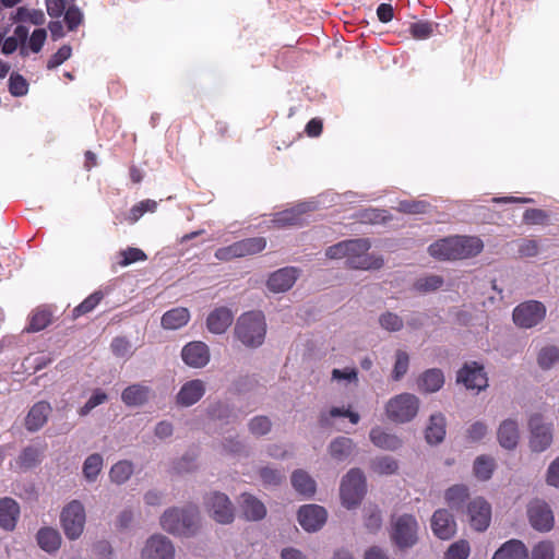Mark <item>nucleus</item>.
Segmentation results:
<instances>
[{"mask_svg":"<svg viewBox=\"0 0 559 559\" xmlns=\"http://www.w3.org/2000/svg\"><path fill=\"white\" fill-rule=\"evenodd\" d=\"M107 399L108 395L104 391L99 389L95 390L88 401L79 409L80 416H86L96 406L105 403Z\"/></svg>","mask_w":559,"mask_h":559,"instance_id":"680f3d73","label":"nucleus"},{"mask_svg":"<svg viewBox=\"0 0 559 559\" xmlns=\"http://www.w3.org/2000/svg\"><path fill=\"white\" fill-rule=\"evenodd\" d=\"M443 384V372L437 368L426 370L418 379V388L421 392L425 393L437 392L442 388Z\"/></svg>","mask_w":559,"mask_h":559,"instance_id":"c85d7f7f","label":"nucleus"},{"mask_svg":"<svg viewBox=\"0 0 559 559\" xmlns=\"http://www.w3.org/2000/svg\"><path fill=\"white\" fill-rule=\"evenodd\" d=\"M418 523L411 514L399 516L392 525L391 538L400 548H409L417 542Z\"/></svg>","mask_w":559,"mask_h":559,"instance_id":"6e6552de","label":"nucleus"},{"mask_svg":"<svg viewBox=\"0 0 559 559\" xmlns=\"http://www.w3.org/2000/svg\"><path fill=\"white\" fill-rule=\"evenodd\" d=\"M205 393V384L200 379L186 382L179 390L176 401L180 406H191L199 402Z\"/></svg>","mask_w":559,"mask_h":559,"instance_id":"6ab92c4d","label":"nucleus"},{"mask_svg":"<svg viewBox=\"0 0 559 559\" xmlns=\"http://www.w3.org/2000/svg\"><path fill=\"white\" fill-rule=\"evenodd\" d=\"M205 508L211 518L221 524H229L234 521V507L229 498L215 491L205 498Z\"/></svg>","mask_w":559,"mask_h":559,"instance_id":"9b49d317","label":"nucleus"},{"mask_svg":"<svg viewBox=\"0 0 559 559\" xmlns=\"http://www.w3.org/2000/svg\"><path fill=\"white\" fill-rule=\"evenodd\" d=\"M133 473V464L130 461H119L109 472V477L111 481L120 485L126 483Z\"/></svg>","mask_w":559,"mask_h":559,"instance_id":"37998d69","label":"nucleus"},{"mask_svg":"<svg viewBox=\"0 0 559 559\" xmlns=\"http://www.w3.org/2000/svg\"><path fill=\"white\" fill-rule=\"evenodd\" d=\"M443 283L442 276L431 274L416 280L414 288L419 293H430L441 288Z\"/></svg>","mask_w":559,"mask_h":559,"instance_id":"49530a36","label":"nucleus"},{"mask_svg":"<svg viewBox=\"0 0 559 559\" xmlns=\"http://www.w3.org/2000/svg\"><path fill=\"white\" fill-rule=\"evenodd\" d=\"M497 438L502 448L507 450L514 449L520 439L518 423L513 419L503 420L498 428Z\"/></svg>","mask_w":559,"mask_h":559,"instance_id":"5701e85b","label":"nucleus"},{"mask_svg":"<svg viewBox=\"0 0 559 559\" xmlns=\"http://www.w3.org/2000/svg\"><path fill=\"white\" fill-rule=\"evenodd\" d=\"M38 546L46 552H56L61 546V535L52 527H41L36 534Z\"/></svg>","mask_w":559,"mask_h":559,"instance_id":"bb28decb","label":"nucleus"},{"mask_svg":"<svg viewBox=\"0 0 559 559\" xmlns=\"http://www.w3.org/2000/svg\"><path fill=\"white\" fill-rule=\"evenodd\" d=\"M492 559H528V550L521 540L510 539L495 552Z\"/></svg>","mask_w":559,"mask_h":559,"instance_id":"a878e982","label":"nucleus"},{"mask_svg":"<svg viewBox=\"0 0 559 559\" xmlns=\"http://www.w3.org/2000/svg\"><path fill=\"white\" fill-rule=\"evenodd\" d=\"M559 360V348L554 345L543 347L537 355V362L542 369H550Z\"/></svg>","mask_w":559,"mask_h":559,"instance_id":"de8ad7c7","label":"nucleus"},{"mask_svg":"<svg viewBox=\"0 0 559 559\" xmlns=\"http://www.w3.org/2000/svg\"><path fill=\"white\" fill-rule=\"evenodd\" d=\"M271 429V421L266 416H257L249 423V430L255 436H263Z\"/></svg>","mask_w":559,"mask_h":559,"instance_id":"0e129e2a","label":"nucleus"},{"mask_svg":"<svg viewBox=\"0 0 559 559\" xmlns=\"http://www.w3.org/2000/svg\"><path fill=\"white\" fill-rule=\"evenodd\" d=\"M419 400L411 393H402L392 397L385 407L386 415L396 423H407L418 413Z\"/></svg>","mask_w":559,"mask_h":559,"instance_id":"423d86ee","label":"nucleus"},{"mask_svg":"<svg viewBox=\"0 0 559 559\" xmlns=\"http://www.w3.org/2000/svg\"><path fill=\"white\" fill-rule=\"evenodd\" d=\"M371 468L379 475H391L397 471L399 464L391 456H380L371 462Z\"/></svg>","mask_w":559,"mask_h":559,"instance_id":"09e8293b","label":"nucleus"},{"mask_svg":"<svg viewBox=\"0 0 559 559\" xmlns=\"http://www.w3.org/2000/svg\"><path fill=\"white\" fill-rule=\"evenodd\" d=\"M532 559H554V546L550 542H540L532 552Z\"/></svg>","mask_w":559,"mask_h":559,"instance_id":"774afa93","label":"nucleus"},{"mask_svg":"<svg viewBox=\"0 0 559 559\" xmlns=\"http://www.w3.org/2000/svg\"><path fill=\"white\" fill-rule=\"evenodd\" d=\"M467 520L477 532L486 531L491 522V507L484 498H475L467 504Z\"/></svg>","mask_w":559,"mask_h":559,"instance_id":"f8f14e48","label":"nucleus"},{"mask_svg":"<svg viewBox=\"0 0 559 559\" xmlns=\"http://www.w3.org/2000/svg\"><path fill=\"white\" fill-rule=\"evenodd\" d=\"M45 447H26L16 460L19 467L27 469L36 466L41 462Z\"/></svg>","mask_w":559,"mask_h":559,"instance_id":"e433bc0d","label":"nucleus"},{"mask_svg":"<svg viewBox=\"0 0 559 559\" xmlns=\"http://www.w3.org/2000/svg\"><path fill=\"white\" fill-rule=\"evenodd\" d=\"M305 213L306 207L304 205H298L296 207L277 213L273 219V223L277 227L301 225L304 223Z\"/></svg>","mask_w":559,"mask_h":559,"instance_id":"7c9ffc66","label":"nucleus"},{"mask_svg":"<svg viewBox=\"0 0 559 559\" xmlns=\"http://www.w3.org/2000/svg\"><path fill=\"white\" fill-rule=\"evenodd\" d=\"M182 360L191 367H204L210 360L209 347L203 342H191L181 352Z\"/></svg>","mask_w":559,"mask_h":559,"instance_id":"a211bd4d","label":"nucleus"},{"mask_svg":"<svg viewBox=\"0 0 559 559\" xmlns=\"http://www.w3.org/2000/svg\"><path fill=\"white\" fill-rule=\"evenodd\" d=\"M444 498L451 509L460 510L468 499V488L464 485H454L445 491Z\"/></svg>","mask_w":559,"mask_h":559,"instance_id":"4c0bfd02","label":"nucleus"},{"mask_svg":"<svg viewBox=\"0 0 559 559\" xmlns=\"http://www.w3.org/2000/svg\"><path fill=\"white\" fill-rule=\"evenodd\" d=\"M512 316L518 326L530 329L544 320L546 307L537 300L525 301L514 308Z\"/></svg>","mask_w":559,"mask_h":559,"instance_id":"9d476101","label":"nucleus"},{"mask_svg":"<svg viewBox=\"0 0 559 559\" xmlns=\"http://www.w3.org/2000/svg\"><path fill=\"white\" fill-rule=\"evenodd\" d=\"M297 276V269L283 267L270 275L267 287L274 293L286 292L295 284Z\"/></svg>","mask_w":559,"mask_h":559,"instance_id":"412c9836","label":"nucleus"},{"mask_svg":"<svg viewBox=\"0 0 559 559\" xmlns=\"http://www.w3.org/2000/svg\"><path fill=\"white\" fill-rule=\"evenodd\" d=\"M358 219L366 224H379L386 219V211L377 209H366L358 213Z\"/></svg>","mask_w":559,"mask_h":559,"instance_id":"bf43d9fd","label":"nucleus"},{"mask_svg":"<svg viewBox=\"0 0 559 559\" xmlns=\"http://www.w3.org/2000/svg\"><path fill=\"white\" fill-rule=\"evenodd\" d=\"M431 530L438 538L448 540L456 533V522L448 510L438 509L431 518Z\"/></svg>","mask_w":559,"mask_h":559,"instance_id":"f3484780","label":"nucleus"},{"mask_svg":"<svg viewBox=\"0 0 559 559\" xmlns=\"http://www.w3.org/2000/svg\"><path fill=\"white\" fill-rule=\"evenodd\" d=\"M429 203L419 200H403L397 204V211L405 214H424L427 212Z\"/></svg>","mask_w":559,"mask_h":559,"instance_id":"3c124183","label":"nucleus"},{"mask_svg":"<svg viewBox=\"0 0 559 559\" xmlns=\"http://www.w3.org/2000/svg\"><path fill=\"white\" fill-rule=\"evenodd\" d=\"M530 447L534 452H543L552 442V424L544 421L540 414H534L528 419Z\"/></svg>","mask_w":559,"mask_h":559,"instance_id":"1a4fd4ad","label":"nucleus"},{"mask_svg":"<svg viewBox=\"0 0 559 559\" xmlns=\"http://www.w3.org/2000/svg\"><path fill=\"white\" fill-rule=\"evenodd\" d=\"M409 33L415 39H427L433 34V24L428 21H418L411 25Z\"/></svg>","mask_w":559,"mask_h":559,"instance_id":"13d9d810","label":"nucleus"},{"mask_svg":"<svg viewBox=\"0 0 559 559\" xmlns=\"http://www.w3.org/2000/svg\"><path fill=\"white\" fill-rule=\"evenodd\" d=\"M379 323L381 328L390 332H397L404 325L402 318L391 311L382 313L379 318Z\"/></svg>","mask_w":559,"mask_h":559,"instance_id":"5fc2aeb1","label":"nucleus"},{"mask_svg":"<svg viewBox=\"0 0 559 559\" xmlns=\"http://www.w3.org/2000/svg\"><path fill=\"white\" fill-rule=\"evenodd\" d=\"M60 520L67 538L71 540L79 538L85 525L83 504L78 500H72L63 508Z\"/></svg>","mask_w":559,"mask_h":559,"instance_id":"0eeeda50","label":"nucleus"},{"mask_svg":"<svg viewBox=\"0 0 559 559\" xmlns=\"http://www.w3.org/2000/svg\"><path fill=\"white\" fill-rule=\"evenodd\" d=\"M382 525V518L380 510L376 506H370L368 508H365V526L366 528L374 533L378 530H380Z\"/></svg>","mask_w":559,"mask_h":559,"instance_id":"603ef678","label":"nucleus"},{"mask_svg":"<svg viewBox=\"0 0 559 559\" xmlns=\"http://www.w3.org/2000/svg\"><path fill=\"white\" fill-rule=\"evenodd\" d=\"M346 242L357 243L346 248V265L355 270H379L383 266V259L380 255L369 254L371 248L369 239L359 238L346 240Z\"/></svg>","mask_w":559,"mask_h":559,"instance_id":"20e7f679","label":"nucleus"},{"mask_svg":"<svg viewBox=\"0 0 559 559\" xmlns=\"http://www.w3.org/2000/svg\"><path fill=\"white\" fill-rule=\"evenodd\" d=\"M104 294L100 290L94 292L72 310V318L78 319L93 311L103 300Z\"/></svg>","mask_w":559,"mask_h":559,"instance_id":"a19ab883","label":"nucleus"},{"mask_svg":"<svg viewBox=\"0 0 559 559\" xmlns=\"http://www.w3.org/2000/svg\"><path fill=\"white\" fill-rule=\"evenodd\" d=\"M190 319V313L187 308L178 307L168 310L162 317V325L168 330H177L185 326Z\"/></svg>","mask_w":559,"mask_h":559,"instance_id":"2f4dec72","label":"nucleus"},{"mask_svg":"<svg viewBox=\"0 0 559 559\" xmlns=\"http://www.w3.org/2000/svg\"><path fill=\"white\" fill-rule=\"evenodd\" d=\"M326 511L317 504L304 506L298 511V522L307 532H316L325 523Z\"/></svg>","mask_w":559,"mask_h":559,"instance_id":"dca6fc26","label":"nucleus"},{"mask_svg":"<svg viewBox=\"0 0 559 559\" xmlns=\"http://www.w3.org/2000/svg\"><path fill=\"white\" fill-rule=\"evenodd\" d=\"M527 516L533 528L548 532L554 526V514L549 506L542 500H534L527 506Z\"/></svg>","mask_w":559,"mask_h":559,"instance_id":"ddd939ff","label":"nucleus"},{"mask_svg":"<svg viewBox=\"0 0 559 559\" xmlns=\"http://www.w3.org/2000/svg\"><path fill=\"white\" fill-rule=\"evenodd\" d=\"M409 365V356L406 352L399 349L395 354V364L392 371V378L395 381L402 379L407 370Z\"/></svg>","mask_w":559,"mask_h":559,"instance_id":"864d4df0","label":"nucleus"},{"mask_svg":"<svg viewBox=\"0 0 559 559\" xmlns=\"http://www.w3.org/2000/svg\"><path fill=\"white\" fill-rule=\"evenodd\" d=\"M471 552V547L467 540L461 539L453 543L447 554V559H467Z\"/></svg>","mask_w":559,"mask_h":559,"instance_id":"4d7b16f0","label":"nucleus"},{"mask_svg":"<svg viewBox=\"0 0 559 559\" xmlns=\"http://www.w3.org/2000/svg\"><path fill=\"white\" fill-rule=\"evenodd\" d=\"M20 516V507L17 502L9 497L0 499V526L5 531L15 528Z\"/></svg>","mask_w":559,"mask_h":559,"instance_id":"b1692460","label":"nucleus"},{"mask_svg":"<svg viewBox=\"0 0 559 559\" xmlns=\"http://www.w3.org/2000/svg\"><path fill=\"white\" fill-rule=\"evenodd\" d=\"M234 243L237 248L239 258H242L261 252L266 246V240L263 237H253L246 238Z\"/></svg>","mask_w":559,"mask_h":559,"instance_id":"c9c22d12","label":"nucleus"},{"mask_svg":"<svg viewBox=\"0 0 559 559\" xmlns=\"http://www.w3.org/2000/svg\"><path fill=\"white\" fill-rule=\"evenodd\" d=\"M163 530L170 534L188 536L193 534L199 525V510L194 506L183 509H167L160 516Z\"/></svg>","mask_w":559,"mask_h":559,"instance_id":"7ed1b4c3","label":"nucleus"},{"mask_svg":"<svg viewBox=\"0 0 559 559\" xmlns=\"http://www.w3.org/2000/svg\"><path fill=\"white\" fill-rule=\"evenodd\" d=\"M445 436V418L442 414H433L430 416L429 425L426 428V440L430 444L440 443Z\"/></svg>","mask_w":559,"mask_h":559,"instance_id":"c756f323","label":"nucleus"},{"mask_svg":"<svg viewBox=\"0 0 559 559\" xmlns=\"http://www.w3.org/2000/svg\"><path fill=\"white\" fill-rule=\"evenodd\" d=\"M366 493V479L359 468H352L341 484V498L347 508H354L360 503Z\"/></svg>","mask_w":559,"mask_h":559,"instance_id":"39448f33","label":"nucleus"},{"mask_svg":"<svg viewBox=\"0 0 559 559\" xmlns=\"http://www.w3.org/2000/svg\"><path fill=\"white\" fill-rule=\"evenodd\" d=\"M16 23H31L33 25H43L45 23V14L41 10L28 9L20 7L13 16Z\"/></svg>","mask_w":559,"mask_h":559,"instance_id":"ea45409f","label":"nucleus"},{"mask_svg":"<svg viewBox=\"0 0 559 559\" xmlns=\"http://www.w3.org/2000/svg\"><path fill=\"white\" fill-rule=\"evenodd\" d=\"M483 248L484 243L478 237L453 236L431 243L428 252L438 260H461L477 255Z\"/></svg>","mask_w":559,"mask_h":559,"instance_id":"f257e3e1","label":"nucleus"},{"mask_svg":"<svg viewBox=\"0 0 559 559\" xmlns=\"http://www.w3.org/2000/svg\"><path fill=\"white\" fill-rule=\"evenodd\" d=\"M52 319V313L45 308H36L29 316L27 332H39L46 329Z\"/></svg>","mask_w":559,"mask_h":559,"instance_id":"58836bf2","label":"nucleus"},{"mask_svg":"<svg viewBox=\"0 0 559 559\" xmlns=\"http://www.w3.org/2000/svg\"><path fill=\"white\" fill-rule=\"evenodd\" d=\"M64 14V22L70 32L75 31L83 22V13L75 5H70Z\"/></svg>","mask_w":559,"mask_h":559,"instance_id":"052dcab7","label":"nucleus"},{"mask_svg":"<svg viewBox=\"0 0 559 559\" xmlns=\"http://www.w3.org/2000/svg\"><path fill=\"white\" fill-rule=\"evenodd\" d=\"M292 485L296 491L307 497H311L316 492V481L301 469L293 473Z\"/></svg>","mask_w":559,"mask_h":559,"instance_id":"f704fd0d","label":"nucleus"},{"mask_svg":"<svg viewBox=\"0 0 559 559\" xmlns=\"http://www.w3.org/2000/svg\"><path fill=\"white\" fill-rule=\"evenodd\" d=\"M157 209V203L154 200H143L136 204H134L129 214V221L131 223H135L139 221L146 212H155Z\"/></svg>","mask_w":559,"mask_h":559,"instance_id":"8fccbe9b","label":"nucleus"},{"mask_svg":"<svg viewBox=\"0 0 559 559\" xmlns=\"http://www.w3.org/2000/svg\"><path fill=\"white\" fill-rule=\"evenodd\" d=\"M9 91L15 97L24 96L28 92V83L23 75L12 73L9 79Z\"/></svg>","mask_w":559,"mask_h":559,"instance_id":"6e6d98bb","label":"nucleus"},{"mask_svg":"<svg viewBox=\"0 0 559 559\" xmlns=\"http://www.w3.org/2000/svg\"><path fill=\"white\" fill-rule=\"evenodd\" d=\"M370 441L379 449L395 451L402 445V440L394 433H390L381 427H374L369 433Z\"/></svg>","mask_w":559,"mask_h":559,"instance_id":"393cba45","label":"nucleus"},{"mask_svg":"<svg viewBox=\"0 0 559 559\" xmlns=\"http://www.w3.org/2000/svg\"><path fill=\"white\" fill-rule=\"evenodd\" d=\"M354 449L355 443L352 439L347 437H337L331 442L329 452L335 461L342 462L352 455Z\"/></svg>","mask_w":559,"mask_h":559,"instance_id":"72a5a7b5","label":"nucleus"},{"mask_svg":"<svg viewBox=\"0 0 559 559\" xmlns=\"http://www.w3.org/2000/svg\"><path fill=\"white\" fill-rule=\"evenodd\" d=\"M51 413V406L46 401H39L32 406L25 417V428L35 432L39 430L46 423Z\"/></svg>","mask_w":559,"mask_h":559,"instance_id":"aec40b11","label":"nucleus"},{"mask_svg":"<svg viewBox=\"0 0 559 559\" xmlns=\"http://www.w3.org/2000/svg\"><path fill=\"white\" fill-rule=\"evenodd\" d=\"M332 417H347L349 421L354 425L358 424L360 416L356 412H352L350 409H344L340 407H332L329 413H322L319 417V423L322 427H328L331 425L330 418Z\"/></svg>","mask_w":559,"mask_h":559,"instance_id":"79ce46f5","label":"nucleus"},{"mask_svg":"<svg viewBox=\"0 0 559 559\" xmlns=\"http://www.w3.org/2000/svg\"><path fill=\"white\" fill-rule=\"evenodd\" d=\"M234 334L246 347L257 348L264 342L266 322L261 311H248L236 321Z\"/></svg>","mask_w":559,"mask_h":559,"instance_id":"f03ea898","label":"nucleus"},{"mask_svg":"<svg viewBox=\"0 0 559 559\" xmlns=\"http://www.w3.org/2000/svg\"><path fill=\"white\" fill-rule=\"evenodd\" d=\"M474 474L480 480H488L495 469V461L490 456L480 455L474 462Z\"/></svg>","mask_w":559,"mask_h":559,"instance_id":"c03bdc74","label":"nucleus"},{"mask_svg":"<svg viewBox=\"0 0 559 559\" xmlns=\"http://www.w3.org/2000/svg\"><path fill=\"white\" fill-rule=\"evenodd\" d=\"M72 55V48L70 45L61 46L56 53H53L47 61V69L52 70L61 66Z\"/></svg>","mask_w":559,"mask_h":559,"instance_id":"e2e57ef3","label":"nucleus"},{"mask_svg":"<svg viewBox=\"0 0 559 559\" xmlns=\"http://www.w3.org/2000/svg\"><path fill=\"white\" fill-rule=\"evenodd\" d=\"M111 352L117 357H126L131 355V343L123 336H117L110 344Z\"/></svg>","mask_w":559,"mask_h":559,"instance_id":"69168bd1","label":"nucleus"},{"mask_svg":"<svg viewBox=\"0 0 559 559\" xmlns=\"http://www.w3.org/2000/svg\"><path fill=\"white\" fill-rule=\"evenodd\" d=\"M175 548L171 542L163 535H154L142 550V559H174Z\"/></svg>","mask_w":559,"mask_h":559,"instance_id":"4468645a","label":"nucleus"},{"mask_svg":"<svg viewBox=\"0 0 559 559\" xmlns=\"http://www.w3.org/2000/svg\"><path fill=\"white\" fill-rule=\"evenodd\" d=\"M457 382H462L466 389L480 391L488 385V379L483 366L477 362L465 364L457 372Z\"/></svg>","mask_w":559,"mask_h":559,"instance_id":"2eb2a0df","label":"nucleus"},{"mask_svg":"<svg viewBox=\"0 0 559 559\" xmlns=\"http://www.w3.org/2000/svg\"><path fill=\"white\" fill-rule=\"evenodd\" d=\"M234 313L227 307L215 308L206 319V326L214 334H223L231 325Z\"/></svg>","mask_w":559,"mask_h":559,"instance_id":"4be33fe9","label":"nucleus"},{"mask_svg":"<svg viewBox=\"0 0 559 559\" xmlns=\"http://www.w3.org/2000/svg\"><path fill=\"white\" fill-rule=\"evenodd\" d=\"M151 389L143 384L127 386L121 393V400L127 406H141L148 401Z\"/></svg>","mask_w":559,"mask_h":559,"instance_id":"cd10ccee","label":"nucleus"},{"mask_svg":"<svg viewBox=\"0 0 559 559\" xmlns=\"http://www.w3.org/2000/svg\"><path fill=\"white\" fill-rule=\"evenodd\" d=\"M103 468V457L98 453L91 454L83 464V474L90 481L96 480Z\"/></svg>","mask_w":559,"mask_h":559,"instance_id":"a18cd8bd","label":"nucleus"},{"mask_svg":"<svg viewBox=\"0 0 559 559\" xmlns=\"http://www.w3.org/2000/svg\"><path fill=\"white\" fill-rule=\"evenodd\" d=\"M547 218L548 214L540 209H528L523 214V222L528 225H543Z\"/></svg>","mask_w":559,"mask_h":559,"instance_id":"338daca9","label":"nucleus"},{"mask_svg":"<svg viewBox=\"0 0 559 559\" xmlns=\"http://www.w3.org/2000/svg\"><path fill=\"white\" fill-rule=\"evenodd\" d=\"M241 498V510L246 519L258 521L265 516L266 509L260 500L248 493H243Z\"/></svg>","mask_w":559,"mask_h":559,"instance_id":"473e14b6","label":"nucleus"}]
</instances>
